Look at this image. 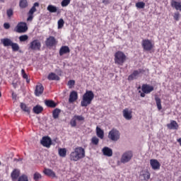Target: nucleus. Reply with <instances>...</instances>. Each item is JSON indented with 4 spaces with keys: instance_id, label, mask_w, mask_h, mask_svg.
<instances>
[{
    "instance_id": "obj_57",
    "label": "nucleus",
    "mask_w": 181,
    "mask_h": 181,
    "mask_svg": "<svg viewBox=\"0 0 181 181\" xmlns=\"http://www.w3.org/2000/svg\"><path fill=\"white\" fill-rule=\"evenodd\" d=\"M141 97H145V93H144V92L141 93Z\"/></svg>"
},
{
    "instance_id": "obj_41",
    "label": "nucleus",
    "mask_w": 181,
    "mask_h": 181,
    "mask_svg": "<svg viewBox=\"0 0 181 181\" xmlns=\"http://www.w3.org/2000/svg\"><path fill=\"white\" fill-rule=\"evenodd\" d=\"M29 39V36L24 35L19 37L20 42H26Z\"/></svg>"
},
{
    "instance_id": "obj_53",
    "label": "nucleus",
    "mask_w": 181,
    "mask_h": 181,
    "mask_svg": "<svg viewBox=\"0 0 181 181\" xmlns=\"http://www.w3.org/2000/svg\"><path fill=\"white\" fill-rule=\"evenodd\" d=\"M13 100H16V94L12 93Z\"/></svg>"
},
{
    "instance_id": "obj_62",
    "label": "nucleus",
    "mask_w": 181,
    "mask_h": 181,
    "mask_svg": "<svg viewBox=\"0 0 181 181\" xmlns=\"http://www.w3.org/2000/svg\"><path fill=\"white\" fill-rule=\"evenodd\" d=\"M0 165H1V162H0Z\"/></svg>"
},
{
    "instance_id": "obj_43",
    "label": "nucleus",
    "mask_w": 181,
    "mask_h": 181,
    "mask_svg": "<svg viewBox=\"0 0 181 181\" xmlns=\"http://www.w3.org/2000/svg\"><path fill=\"white\" fill-rule=\"evenodd\" d=\"M18 181H29V179H28V176L23 175L18 177Z\"/></svg>"
},
{
    "instance_id": "obj_6",
    "label": "nucleus",
    "mask_w": 181,
    "mask_h": 181,
    "mask_svg": "<svg viewBox=\"0 0 181 181\" xmlns=\"http://www.w3.org/2000/svg\"><path fill=\"white\" fill-rule=\"evenodd\" d=\"M42 43L39 40H34L28 45V50H40Z\"/></svg>"
},
{
    "instance_id": "obj_26",
    "label": "nucleus",
    "mask_w": 181,
    "mask_h": 181,
    "mask_svg": "<svg viewBox=\"0 0 181 181\" xmlns=\"http://www.w3.org/2000/svg\"><path fill=\"white\" fill-rule=\"evenodd\" d=\"M151 177V174L149 172H144L140 175V179L142 180H149Z\"/></svg>"
},
{
    "instance_id": "obj_61",
    "label": "nucleus",
    "mask_w": 181,
    "mask_h": 181,
    "mask_svg": "<svg viewBox=\"0 0 181 181\" xmlns=\"http://www.w3.org/2000/svg\"><path fill=\"white\" fill-rule=\"evenodd\" d=\"M14 160H18V159H14Z\"/></svg>"
},
{
    "instance_id": "obj_51",
    "label": "nucleus",
    "mask_w": 181,
    "mask_h": 181,
    "mask_svg": "<svg viewBox=\"0 0 181 181\" xmlns=\"http://www.w3.org/2000/svg\"><path fill=\"white\" fill-rule=\"evenodd\" d=\"M18 83H19V82H18V81H16V82H15V81H13V83H12L13 87H14V88H16V87H18Z\"/></svg>"
},
{
    "instance_id": "obj_33",
    "label": "nucleus",
    "mask_w": 181,
    "mask_h": 181,
    "mask_svg": "<svg viewBox=\"0 0 181 181\" xmlns=\"http://www.w3.org/2000/svg\"><path fill=\"white\" fill-rule=\"evenodd\" d=\"M39 6V3L38 2H35L33 7L30 8V10L29 11V13L30 15H33V13H35V12H36V7Z\"/></svg>"
},
{
    "instance_id": "obj_50",
    "label": "nucleus",
    "mask_w": 181,
    "mask_h": 181,
    "mask_svg": "<svg viewBox=\"0 0 181 181\" xmlns=\"http://www.w3.org/2000/svg\"><path fill=\"white\" fill-rule=\"evenodd\" d=\"M4 29H9V28H11V25L8 23H4Z\"/></svg>"
},
{
    "instance_id": "obj_35",
    "label": "nucleus",
    "mask_w": 181,
    "mask_h": 181,
    "mask_svg": "<svg viewBox=\"0 0 181 181\" xmlns=\"http://www.w3.org/2000/svg\"><path fill=\"white\" fill-rule=\"evenodd\" d=\"M20 8H25L28 6V1L27 0H20L19 3Z\"/></svg>"
},
{
    "instance_id": "obj_15",
    "label": "nucleus",
    "mask_w": 181,
    "mask_h": 181,
    "mask_svg": "<svg viewBox=\"0 0 181 181\" xmlns=\"http://www.w3.org/2000/svg\"><path fill=\"white\" fill-rule=\"evenodd\" d=\"M77 98H78V95L77 94V92H76V90H73L69 95V103L71 104V103H74V101H76Z\"/></svg>"
},
{
    "instance_id": "obj_60",
    "label": "nucleus",
    "mask_w": 181,
    "mask_h": 181,
    "mask_svg": "<svg viewBox=\"0 0 181 181\" xmlns=\"http://www.w3.org/2000/svg\"><path fill=\"white\" fill-rule=\"evenodd\" d=\"M22 160V159H19V160Z\"/></svg>"
},
{
    "instance_id": "obj_42",
    "label": "nucleus",
    "mask_w": 181,
    "mask_h": 181,
    "mask_svg": "<svg viewBox=\"0 0 181 181\" xmlns=\"http://www.w3.org/2000/svg\"><path fill=\"white\" fill-rule=\"evenodd\" d=\"M33 179L34 180L37 181L39 179H42V175L39 173H35L33 175Z\"/></svg>"
},
{
    "instance_id": "obj_14",
    "label": "nucleus",
    "mask_w": 181,
    "mask_h": 181,
    "mask_svg": "<svg viewBox=\"0 0 181 181\" xmlns=\"http://www.w3.org/2000/svg\"><path fill=\"white\" fill-rule=\"evenodd\" d=\"M44 90H45V88L43 87V85L42 84L37 85L35 90V94L36 97H40V95H42V94H43Z\"/></svg>"
},
{
    "instance_id": "obj_39",
    "label": "nucleus",
    "mask_w": 181,
    "mask_h": 181,
    "mask_svg": "<svg viewBox=\"0 0 181 181\" xmlns=\"http://www.w3.org/2000/svg\"><path fill=\"white\" fill-rule=\"evenodd\" d=\"M64 26V20L61 18L58 21V29H62Z\"/></svg>"
},
{
    "instance_id": "obj_12",
    "label": "nucleus",
    "mask_w": 181,
    "mask_h": 181,
    "mask_svg": "<svg viewBox=\"0 0 181 181\" xmlns=\"http://www.w3.org/2000/svg\"><path fill=\"white\" fill-rule=\"evenodd\" d=\"M150 165L153 170H158L160 169V163L156 159L150 160Z\"/></svg>"
},
{
    "instance_id": "obj_20",
    "label": "nucleus",
    "mask_w": 181,
    "mask_h": 181,
    "mask_svg": "<svg viewBox=\"0 0 181 181\" xmlns=\"http://www.w3.org/2000/svg\"><path fill=\"white\" fill-rule=\"evenodd\" d=\"M21 175V171H19V170H16L15 169L11 174V179L13 181L16 180V179H18V177H19Z\"/></svg>"
},
{
    "instance_id": "obj_47",
    "label": "nucleus",
    "mask_w": 181,
    "mask_h": 181,
    "mask_svg": "<svg viewBox=\"0 0 181 181\" xmlns=\"http://www.w3.org/2000/svg\"><path fill=\"white\" fill-rule=\"evenodd\" d=\"M180 16V14L179 13V12H176L174 13V19L175 21H179V18Z\"/></svg>"
},
{
    "instance_id": "obj_19",
    "label": "nucleus",
    "mask_w": 181,
    "mask_h": 181,
    "mask_svg": "<svg viewBox=\"0 0 181 181\" xmlns=\"http://www.w3.org/2000/svg\"><path fill=\"white\" fill-rule=\"evenodd\" d=\"M102 152L105 156H111L112 155V149L108 147H104Z\"/></svg>"
},
{
    "instance_id": "obj_31",
    "label": "nucleus",
    "mask_w": 181,
    "mask_h": 181,
    "mask_svg": "<svg viewBox=\"0 0 181 181\" xmlns=\"http://www.w3.org/2000/svg\"><path fill=\"white\" fill-rule=\"evenodd\" d=\"M47 10L49 11L51 13H56L57 12V7L53 5H49L47 8Z\"/></svg>"
},
{
    "instance_id": "obj_27",
    "label": "nucleus",
    "mask_w": 181,
    "mask_h": 181,
    "mask_svg": "<svg viewBox=\"0 0 181 181\" xmlns=\"http://www.w3.org/2000/svg\"><path fill=\"white\" fill-rule=\"evenodd\" d=\"M33 111L35 114H40L43 111V107L37 105L33 107Z\"/></svg>"
},
{
    "instance_id": "obj_59",
    "label": "nucleus",
    "mask_w": 181,
    "mask_h": 181,
    "mask_svg": "<svg viewBox=\"0 0 181 181\" xmlns=\"http://www.w3.org/2000/svg\"><path fill=\"white\" fill-rule=\"evenodd\" d=\"M1 95H2V94H1V92H0V98L1 97Z\"/></svg>"
},
{
    "instance_id": "obj_25",
    "label": "nucleus",
    "mask_w": 181,
    "mask_h": 181,
    "mask_svg": "<svg viewBox=\"0 0 181 181\" xmlns=\"http://www.w3.org/2000/svg\"><path fill=\"white\" fill-rule=\"evenodd\" d=\"M44 173L47 176H49V177H56V173H54V172L50 169H45L44 170Z\"/></svg>"
},
{
    "instance_id": "obj_5",
    "label": "nucleus",
    "mask_w": 181,
    "mask_h": 181,
    "mask_svg": "<svg viewBox=\"0 0 181 181\" xmlns=\"http://www.w3.org/2000/svg\"><path fill=\"white\" fill-rule=\"evenodd\" d=\"M134 156V153L131 151H128L124 152L120 158L121 163H128V162H131L132 158Z\"/></svg>"
},
{
    "instance_id": "obj_21",
    "label": "nucleus",
    "mask_w": 181,
    "mask_h": 181,
    "mask_svg": "<svg viewBox=\"0 0 181 181\" xmlns=\"http://www.w3.org/2000/svg\"><path fill=\"white\" fill-rule=\"evenodd\" d=\"M1 43H3L4 47H8L9 46H12V43H13V42H12L11 39L4 38L1 39Z\"/></svg>"
},
{
    "instance_id": "obj_56",
    "label": "nucleus",
    "mask_w": 181,
    "mask_h": 181,
    "mask_svg": "<svg viewBox=\"0 0 181 181\" xmlns=\"http://www.w3.org/2000/svg\"><path fill=\"white\" fill-rule=\"evenodd\" d=\"M27 83H30V79L29 78H25Z\"/></svg>"
},
{
    "instance_id": "obj_48",
    "label": "nucleus",
    "mask_w": 181,
    "mask_h": 181,
    "mask_svg": "<svg viewBox=\"0 0 181 181\" xmlns=\"http://www.w3.org/2000/svg\"><path fill=\"white\" fill-rule=\"evenodd\" d=\"M76 119H74V118L71 120V127H76L77 123L76 122Z\"/></svg>"
},
{
    "instance_id": "obj_9",
    "label": "nucleus",
    "mask_w": 181,
    "mask_h": 181,
    "mask_svg": "<svg viewBox=\"0 0 181 181\" xmlns=\"http://www.w3.org/2000/svg\"><path fill=\"white\" fill-rule=\"evenodd\" d=\"M28 30V25L25 23H20L16 26L17 33H25Z\"/></svg>"
},
{
    "instance_id": "obj_7",
    "label": "nucleus",
    "mask_w": 181,
    "mask_h": 181,
    "mask_svg": "<svg viewBox=\"0 0 181 181\" xmlns=\"http://www.w3.org/2000/svg\"><path fill=\"white\" fill-rule=\"evenodd\" d=\"M141 46L146 52H150L153 49V44L151 40H143L141 42Z\"/></svg>"
},
{
    "instance_id": "obj_49",
    "label": "nucleus",
    "mask_w": 181,
    "mask_h": 181,
    "mask_svg": "<svg viewBox=\"0 0 181 181\" xmlns=\"http://www.w3.org/2000/svg\"><path fill=\"white\" fill-rule=\"evenodd\" d=\"M21 74L23 76V78H24L25 79L28 78V74H26V73H25V69L21 70Z\"/></svg>"
},
{
    "instance_id": "obj_38",
    "label": "nucleus",
    "mask_w": 181,
    "mask_h": 181,
    "mask_svg": "<svg viewBox=\"0 0 181 181\" xmlns=\"http://www.w3.org/2000/svg\"><path fill=\"white\" fill-rule=\"evenodd\" d=\"M11 47L13 52H18V50H19V45H18V43L13 42Z\"/></svg>"
},
{
    "instance_id": "obj_32",
    "label": "nucleus",
    "mask_w": 181,
    "mask_h": 181,
    "mask_svg": "<svg viewBox=\"0 0 181 181\" xmlns=\"http://www.w3.org/2000/svg\"><path fill=\"white\" fill-rule=\"evenodd\" d=\"M155 100H156L157 108L158 110H159V111H160V110H162V101L160 100V98L158 97H156Z\"/></svg>"
},
{
    "instance_id": "obj_11",
    "label": "nucleus",
    "mask_w": 181,
    "mask_h": 181,
    "mask_svg": "<svg viewBox=\"0 0 181 181\" xmlns=\"http://www.w3.org/2000/svg\"><path fill=\"white\" fill-rule=\"evenodd\" d=\"M123 112V117L127 119V121H129L132 119V111L129 110L128 108H125L122 111Z\"/></svg>"
},
{
    "instance_id": "obj_46",
    "label": "nucleus",
    "mask_w": 181,
    "mask_h": 181,
    "mask_svg": "<svg viewBox=\"0 0 181 181\" xmlns=\"http://www.w3.org/2000/svg\"><path fill=\"white\" fill-rule=\"evenodd\" d=\"M74 84H76V81H74V80H70L68 81V86H69V88H71V87H73V86H74Z\"/></svg>"
},
{
    "instance_id": "obj_44",
    "label": "nucleus",
    "mask_w": 181,
    "mask_h": 181,
    "mask_svg": "<svg viewBox=\"0 0 181 181\" xmlns=\"http://www.w3.org/2000/svg\"><path fill=\"white\" fill-rule=\"evenodd\" d=\"M70 1L71 0H63L61 3L62 6L66 7L69 6V4H70Z\"/></svg>"
},
{
    "instance_id": "obj_52",
    "label": "nucleus",
    "mask_w": 181,
    "mask_h": 181,
    "mask_svg": "<svg viewBox=\"0 0 181 181\" xmlns=\"http://www.w3.org/2000/svg\"><path fill=\"white\" fill-rule=\"evenodd\" d=\"M110 3V0H103V4H104V5H108Z\"/></svg>"
},
{
    "instance_id": "obj_22",
    "label": "nucleus",
    "mask_w": 181,
    "mask_h": 181,
    "mask_svg": "<svg viewBox=\"0 0 181 181\" xmlns=\"http://www.w3.org/2000/svg\"><path fill=\"white\" fill-rule=\"evenodd\" d=\"M96 135L98 138L104 139V130L101 129L99 127H96Z\"/></svg>"
},
{
    "instance_id": "obj_29",
    "label": "nucleus",
    "mask_w": 181,
    "mask_h": 181,
    "mask_svg": "<svg viewBox=\"0 0 181 181\" xmlns=\"http://www.w3.org/2000/svg\"><path fill=\"white\" fill-rule=\"evenodd\" d=\"M139 73H141L139 71H134L131 75L129 76L128 80L132 81L136 78V76H139Z\"/></svg>"
},
{
    "instance_id": "obj_37",
    "label": "nucleus",
    "mask_w": 181,
    "mask_h": 181,
    "mask_svg": "<svg viewBox=\"0 0 181 181\" xmlns=\"http://www.w3.org/2000/svg\"><path fill=\"white\" fill-rule=\"evenodd\" d=\"M6 15L8 19H11L13 16V9L8 8L6 10Z\"/></svg>"
},
{
    "instance_id": "obj_36",
    "label": "nucleus",
    "mask_w": 181,
    "mask_h": 181,
    "mask_svg": "<svg viewBox=\"0 0 181 181\" xmlns=\"http://www.w3.org/2000/svg\"><path fill=\"white\" fill-rule=\"evenodd\" d=\"M90 142L92 144V145H98L99 142H100V139H98L97 136H93L92 137Z\"/></svg>"
},
{
    "instance_id": "obj_10",
    "label": "nucleus",
    "mask_w": 181,
    "mask_h": 181,
    "mask_svg": "<svg viewBox=\"0 0 181 181\" xmlns=\"http://www.w3.org/2000/svg\"><path fill=\"white\" fill-rule=\"evenodd\" d=\"M56 43V38H54L53 36H49L45 41V45L47 46V47H53Z\"/></svg>"
},
{
    "instance_id": "obj_45",
    "label": "nucleus",
    "mask_w": 181,
    "mask_h": 181,
    "mask_svg": "<svg viewBox=\"0 0 181 181\" xmlns=\"http://www.w3.org/2000/svg\"><path fill=\"white\" fill-rule=\"evenodd\" d=\"M74 119H76L77 121H84V117L82 115H75L74 117Z\"/></svg>"
},
{
    "instance_id": "obj_28",
    "label": "nucleus",
    "mask_w": 181,
    "mask_h": 181,
    "mask_svg": "<svg viewBox=\"0 0 181 181\" xmlns=\"http://www.w3.org/2000/svg\"><path fill=\"white\" fill-rule=\"evenodd\" d=\"M48 80H55L57 81H59V80H60V77H59V76L56 75V74L54 73H51L48 75L47 77Z\"/></svg>"
},
{
    "instance_id": "obj_18",
    "label": "nucleus",
    "mask_w": 181,
    "mask_h": 181,
    "mask_svg": "<svg viewBox=\"0 0 181 181\" xmlns=\"http://www.w3.org/2000/svg\"><path fill=\"white\" fill-rule=\"evenodd\" d=\"M168 129H177L179 128V124L175 120H172L170 124H167Z\"/></svg>"
},
{
    "instance_id": "obj_13",
    "label": "nucleus",
    "mask_w": 181,
    "mask_h": 181,
    "mask_svg": "<svg viewBox=\"0 0 181 181\" xmlns=\"http://www.w3.org/2000/svg\"><path fill=\"white\" fill-rule=\"evenodd\" d=\"M141 90L145 94H150V93L153 91V86L148 84H144L141 87Z\"/></svg>"
},
{
    "instance_id": "obj_30",
    "label": "nucleus",
    "mask_w": 181,
    "mask_h": 181,
    "mask_svg": "<svg viewBox=\"0 0 181 181\" xmlns=\"http://www.w3.org/2000/svg\"><path fill=\"white\" fill-rule=\"evenodd\" d=\"M61 112H62V110H60V109H57V108H56L55 110H53L52 117H53L54 119H57V118H59V115H60Z\"/></svg>"
},
{
    "instance_id": "obj_1",
    "label": "nucleus",
    "mask_w": 181,
    "mask_h": 181,
    "mask_svg": "<svg viewBox=\"0 0 181 181\" xmlns=\"http://www.w3.org/2000/svg\"><path fill=\"white\" fill-rule=\"evenodd\" d=\"M83 158H86V150L82 147L76 148L69 156L70 160H74V162H77V160H80Z\"/></svg>"
},
{
    "instance_id": "obj_40",
    "label": "nucleus",
    "mask_w": 181,
    "mask_h": 181,
    "mask_svg": "<svg viewBox=\"0 0 181 181\" xmlns=\"http://www.w3.org/2000/svg\"><path fill=\"white\" fill-rule=\"evenodd\" d=\"M136 8H139V9H144L145 8V3L140 1L136 4Z\"/></svg>"
},
{
    "instance_id": "obj_4",
    "label": "nucleus",
    "mask_w": 181,
    "mask_h": 181,
    "mask_svg": "<svg viewBox=\"0 0 181 181\" xmlns=\"http://www.w3.org/2000/svg\"><path fill=\"white\" fill-rule=\"evenodd\" d=\"M120 136L121 134L119 133V131H118L117 129H112L108 133L109 139H110V141H112L113 142H117V141L119 139Z\"/></svg>"
},
{
    "instance_id": "obj_55",
    "label": "nucleus",
    "mask_w": 181,
    "mask_h": 181,
    "mask_svg": "<svg viewBox=\"0 0 181 181\" xmlns=\"http://www.w3.org/2000/svg\"><path fill=\"white\" fill-rule=\"evenodd\" d=\"M178 144H180V146H181V138L178 139L177 140Z\"/></svg>"
},
{
    "instance_id": "obj_2",
    "label": "nucleus",
    "mask_w": 181,
    "mask_h": 181,
    "mask_svg": "<svg viewBox=\"0 0 181 181\" xmlns=\"http://www.w3.org/2000/svg\"><path fill=\"white\" fill-rule=\"evenodd\" d=\"M94 100V93L93 90H86L83 94L81 102V107H88Z\"/></svg>"
},
{
    "instance_id": "obj_17",
    "label": "nucleus",
    "mask_w": 181,
    "mask_h": 181,
    "mask_svg": "<svg viewBox=\"0 0 181 181\" xmlns=\"http://www.w3.org/2000/svg\"><path fill=\"white\" fill-rule=\"evenodd\" d=\"M67 53H70V48L68 46H62L59 49V56L67 54Z\"/></svg>"
},
{
    "instance_id": "obj_8",
    "label": "nucleus",
    "mask_w": 181,
    "mask_h": 181,
    "mask_svg": "<svg viewBox=\"0 0 181 181\" xmlns=\"http://www.w3.org/2000/svg\"><path fill=\"white\" fill-rule=\"evenodd\" d=\"M40 144L45 148H50V146L52 145V139L47 136H43L40 140Z\"/></svg>"
},
{
    "instance_id": "obj_54",
    "label": "nucleus",
    "mask_w": 181,
    "mask_h": 181,
    "mask_svg": "<svg viewBox=\"0 0 181 181\" xmlns=\"http://www.w3.org/2000/svg\"><path fill=\"white\" fill-rule=\"evenodd\" d=\"M32 19H33V17L32 16H30L28 18L27 21H32Z\"/></svg>"
},
{
    "instance_id": "obj_16",
    "label": "nucleus",
    "mask_w": 181,
    "mask_h": 181,
    "mask_svg": "<svg viewBox=\"0 0 181 181\" xmlns=\"http://www.w3.org/2000/svg\"><path fill=\"white\" fill-rule=\"evenodd\" d=\"M172 8H175L176 11H180L181 12V2L176 1L175 0L171 1Z\"/></svg>"
},
{
    "instance_id": "obj_23",
    "label": "nucleus",
    "mask_w": 181,
    "mask_h": 181,
    "mask_svg": "<svg viewBox=\"0 0 181 181\" xmlns=\"http://www.w3.org/2000/svg\"><path fill=\"white\" fill-rule=\"evenodd\" d=\"M45 104L47 107H49V108H56L57 107V103L53 100H45Z\"/></svg>"
},
{
    "instance_id": "obj_58",
    "label": "nucleus",
    "mask_w": 181,
    "mask_h": 181,
    "mask_svg": "<svg viewBox=\"0 0 181 181\" xmlns=\"http://www.w3.org/2000/svg\"><path fill=\"white\" fill-rule=\"evenodd\" d=\"M0 2H5V0H0Z\"/></svg>"
},
{
    "instance_id": "obj_3",
    "label": "nucleus",
    "mask_w": 181,
    "mask_h": 181,
    "mask_svg": "<svg viewBox=\"0 0 181 181\" xmlns=\"http://www.w3.org/2000/svg\"><path fill=\"white\" fill-rule=\"evenodd\" d=\"M127 62V55L121 51H118L115 54V63L119 66H122L124 62Z\"/></svg>"
},
{
    "instance_id": "obj_24",
    "label": "nucleus",
    "mask_w": 181,
    "mask_h": 181,
    "mask_svg": "<svg viewBox=\"0 0 181 181\" xmlns=\"http://www.w3.org/2000/svg\"><path fill=\"white\" fill-rule=\"evenodd\" d=\"M20 108L24 112H27L28 114H30V107H28L26 104L23 103H21L20 104Z\"/></svg>"
},
{
    "instance_id": "obj_34",
    "label": "nucleus",
    "mask_w": 181,
    "mask_h": 181,
    "mask_svg": "<svg viewBox=\"0 0 181 181\" xmlns=\"http://www.w3.org/2000/svg\"><path fill=\"white\" fill-rule=\"evenodd\" d=\"M66 153H67V150H66V148H59V155L62 158H66Z\"/></svg>"
}]
</instances>
